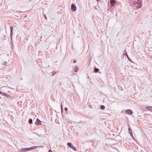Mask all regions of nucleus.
<instances>
[{
	"instance_id": "1",
	"label": "nucleus",
	"mask_w": 152,
	"mask_h": 152,
	"mask_svg": "<svg viewBox=\"0 0 152 152\" xmlns=\"http://www.w3.org/2000/svg\"><path fill=\"white\" fill-rule=\"evenodd\" d=\"M140 0H138L137 1L135 4V5L138 8H140L142 6V4L140 2Z\"/></svg>"
},
{
	"instance_id": "2",
	"label": "nucleus",
	"mask_w": 152,
	"mask_h": 152,
	"mask_svg": "<svg viewBox=\"0 0 152 152\" xmlns=\"http://www.w3.org/2000/svg\"><path fill=\"white\" fill-rule=\"evenodd\" d=\"M28 151V148H23L20 149L18 151V152H24Z\"/></svg>"
},
{
	"instance_id": "3",
	"label": "nucleus",
	"mask_w": 152,
	"mask_h": 152,
	"mask_svg": "<svg viewBox=\"0 0 152 152\" xmlns=\"http://www.w3.org/2000/svg\"><path fill=\"white\" fill-rule=\"evenodd\" d=\"M71 9L73 11H75L76 10V6L73 4H72L71 6Z\"/></svg>"
},
{
	"instance_id": "4",
	"label": "nucleus",
	"mask_w": 152,
	"mask_h": 152,
	"mask_svg": "<svg viewBox=\"0 0 152 152\" xmlns=\"http://www.w3.org/2000/svg\"><path fill=\"white\" fill-rule=\"evenodd\" d=\"M41 121L38 118H37L35 122V124L37 125H42L41 124Z\"/></svg>"
},
{
	"instance_id": "5",
	"label": "nucleus",
	"mask_w": 152,
	"mask_h": 152,
	"mask_svg": "<svg viewBox=\"0 0 152 152\" xmlns=\"http://www.w3.org/2000/svg\"><path fill=\"white\" fill-rule=\"evenodd\" d=\"M126 113L131 115L132 113V111L131 110H128L126 111Z\"/></svg>"
},
{
	"instance_id": "6",
	"label": "nucleus",
	"mask_w": 152,
	"mask_h": 152,
	"mask_svg": "<svg viewBox=\"0 0 152 152\" xmlns=\"http://www.w3.org/2000/svg\"><path fill=\"white\" fill-rule=\"evenodd\" d=\"M110 2L112 6H113L114 4L115 3V0H111L110 1Z\"/></svg>"
},
{
	"instance_id": "7",
	"label": "nucleus",
	"mask_w": 152,
	"mask_h": 152,
	"mask_svg": "<svg viewBox=\"0 0 152 152\" xmlns=\"http://www.w3.org/2000/svg\"><path fill=\"white\" fill-rule=\"evenodd\" d=\"M7 64L6 62H4L2 64H1V67H2V68L3 67H5L6 65V64Z\"/></svg>"
},
{
	"instance_id": "8",
	"label": "nucleus",
	"mask_w": 152,
	"mask_h": 152,
	"mask_svg": "<svg viewBox=\"0 0 152 152\" xmlns=\"http://www.w3.org/2000/svg\"><path fill=\"white\" fill-rule=\"evenodd\" d=\"M128 130H129V133L130 135L132 137V129L130 128H129V129H128Z\"/></svg>"
},
{
	"instance_id": "9",
	"label": "nucleus",
	"mask_w": 152,
	"mask_h": 152,
	"mask_svg": "<svg viewBox=\"0 0 152 152\" xmlns=\"http://www.w3.org/2000/svg\"><path fill=\"white\" fill-rule=\"evenodd\" d=\"M37 148V146H33L31 148H28V151L31 150L36 148Z\"/></svg>"
},
{
	"instance_id": "10",
	"label": "nucleus",
	"mask_w": 152,
	"mask_h": 152,
	"mask_svg": "<svg viewBox=\"0 0 152 152\" xmlns=\"http://www.w3.org/2000/svg\"><path fill=\"white\" fill-rule=\"evenodd\" d=\"M146 109L147 110H150L152 112V107L148 106L146 107Z\"/></svg>"
},
{
	"instance_id": "11",
	"label": "nucleus",
	"mask_w": 152,
	"mask_h": 152,
	"mask_svg": "<svg viewBox=\"0 0 152 152\" xmlns=\"http://www.w3.org/2000/svg\"><path fill=\"white\" fill-rule=\"evenodd\" d=\"M67 145L70 148H72V146H73L71 142H68L67 143Z\"/></svg>"
},
{
	"instance_id": "12",
	"label": "nucleus",
	"mask_w": 152,
	"mask_h": 152,
	"mask_svg": "<svg viewBox=\"0 0 152 152\" xmlns=\"http://www.w3.org/2000/svg\"><path fill=\"white\" fill-rule=\"evenodd\" d=\"M126 52V53L124 55H126L128 59V60L130 61H131V59H130V58H129L128 56V55H127V53H126V50H125L124 51V52Z\"/></svg>"
},
{
	"instance_id": "13",
	"label": "nucleus",
	"mask_w": 152,
	"mask_h": 152,
	"mask_svg": "<svg viewBox=\"0 0 152 152\" xmlns=\"http://www.w3.org/2000/svg\"><path fill=\"white\" fill-rule=\"evenodd\" d=\"M78 70V68L76 66L75 67L74 69V71L75 72H77Z\"/></svg>"
},
{
	"instance_id": "14",
	"label": "nucleus",
	"mask_w": 152,
	"mask_h": 152,
	"mask_svg": "<svg viewBox=\"0 0 152 152\" xmlns=\"http://www.w3.org/2000/svg\"><path fill=\"white\" fill-rule=\"evenodd\" d=\"M99 70V69L98 68H95L94 69V72H97Z\"/></svg>"
},
{
	"instance_id": "15",
	"label": "nucleus",
	"mask_w": 152,
	"mask_h": 152,
	"mask_svg": "<svg viewBox=\"0 0 152 152\" xmlns=\"http://www.w3.org/2000/svg\"><path fill=\"white\" fill-rule=\"evenodd\" d=\"M0 93L2 95H4V96H6L7 95L6 93H3L1 91H0Z\"/></svg>"
},
{
	"instance_id": "16",
	"label": "nucleus",
	"mask_w": 152,
	"mask_h": 152,
	"mask_svg": "<svg viewBox=\"0 0 152 152\" xmlns=\"http://www.w3.org/2000/svg\"><path fill=\"white\" fill-rule=\"evenodd\" d=\"M100 108L102 110H104L105 108V107H104V106L102 105L100 106Z\"/></svg>"
},
{
	"instance_id": "17",
	"label": "nucleus",
	"mask_w": 152,
	"mask_h": 152,
	"mask_svg": "<svg viewBox=\"0 0 152 152\" xmlns=\"http://www.w3.org/2000/svg\"><path fill=\"white\" fill-rule=\"evenodd\" d=\"M72 149H73V150L75 151H76V149L75 148V146H73L72 147V148H71Z\"/></svg>"
},
{
	"instance_id": "18",
	"label": "nucleus",
	"mask_w": 152,
	"mask_h": 152,
	"mask_svg": "<svg viewBox=\"0 0 152 152\" xmlns=\"http://www.w3.org/2000/svg\"><path fill=\"white\" fill-rule=\"evenodd\" d=\"M29 123L31 124L32 123V120L31 119H30L29 121Z\"/></svg>"
},
{
	"instance_id": "19",
	"label": "nucleus",
	"mask_w": 152,
	"mask_h": 152,
	"mask_svg": "<svg viewBox=\"0 0 152 152\" xmlns=\"http://www.w3.org/2000/svg\"><path fill=\"white\" fill-rule=\"evenodd\" d=\"M61 112L62 113L63 112V107H62V105L61 103Z\"/></svg>"
},
{
	"instance_id": "20",
	"label": "nucleus",
	"mask_w": 152,
	"mask_h": 152,
	"mask_svg": "<svg viewBox=\"0 0 152 152\" xmlns=\"http://www.w3.org/2000/svg\"><path fill=\"white\" fill-rule=\"evenodd\" d=\"M52 73H53V75H52V76H53L56 74V72L55 71H54Z\"/></svg>"
},
{
	"instance_id": "21",
	"label": "nucleus",
	"mask_w": 152,
	"mask_h": 152,
	"mask_svg": "<svg viewBox=\"0 0 152 152\" xmlns=\"http://www.w3.org/2000/svg\"><path fill=\"white\" fill-rule=\"evenodd\" d=\"M13 27L12 26L10 27V29L11 31H13Z\"/></svg>"
},
{
	"instance_id": "22",
	"label": "nucleus",
	"mask_w": 152,
	"mask_h": 152,
	"mask_svg": "<svg viewBox=\"0 0 152 152\" xmlns=\"http://www.w3.org/2000/svg\"><path fill=\"white\" fill-rule=\"evenodd\" d=\"M12 35H13V31H11L10 35H11V36H12Z\"/></svg>"
},
{
	"instance_id": "23",
	"label": "nucleus",
	"mask_w": 152,
	"mask_h": 152,
	"mask_svg": "<svg viewBox=\"0 0 152 152\" xmlns=\"http://www.w3.org/2000/svg\"><path fill=\"white\" fill-rule=\"evenodd\" d=\"M44 15V16H45V19H46V20H47V18L46 17V16H45V15Z\"/></svg>"
},
{
	"instance_id": "24",
	"label": "nucleus",
	"mask_w": 152,
	"mask_h": 152,
	"mask_svg": "<svg viewBox=\"0 0 152 152\" xmlns=\"http://www.w3.org/2000/svg\"><path fill=\"white\" fill-rule=\"evenodd\" d=\"M65 110L66 111H67V108H66V107H65Z\"/></svg>"
},
{
	"instance_id": "25",
	"label": "nucleus",
	"mask_w": 152,
	"mask_h": 152,
	"mask_svg": "<svg viewBox=\"0 0 152 152\" xmlns=\"http://www.w3.org/2000/svg\"><path fill=\"white\" fill-rule=\"evenodd\" d=\"M48 152H52L51 150H49L48 151Z\"/></svg>"
},
{
	"instance_id": "26",
	"label": "nucleus",
	"mask_w": 152,
	"mask_h": 152,
	"mask_svg": "<svg viewBox=\"0 0 152 152\" xmlns=\"http://www.w3.org/2000/svg\"><path fill=\"white\" fill-rule=\"evenodd\" d=\"M74 63H75L76 62V61L75 60L73 61Z\"/></svg>"
},
{
	"instance_id": "27",
	"label": "nucleus",
	"mask_w": 152,
	"mask_h": 152,
	"mask_svg": "<svg viewBox=\"0 0 152 152\" xmlns=\"http://www.w3.org/2000/svg\"><path fill=\"white\" fill-rule=\"evenodd\" d=\"M12 36H11V35H10V38L11 39H12Z\"/></svg>"
},
{
	"instance_id": "28",
	"label": "nucleus",
	"mask_w": 152,
	"mask_h": 152,
	"mask_svg": "<svg viewBox=\"0 0 152 152\" xmlns=\"http://www.w3.org/2000/svg\"><path fill=\"white\" fill-rule=\"evenodd\" d=\"M97 1H99V0H96Z\"/></svg>"
},
{
	"instance_id": "29",
	"label": "nucleus",
	"mask_w": 152,
	"mask_h": 152,
	"mask_svg": "<svg viewBox=\"0 0 152 152\" xmlns=\"http://www.w3.org/2000/svg\"><path fill=\"white\" fill-rule=\"evenodd\" d=\"M25 17H26V16H25Z\"/></svg>"
}]
</instances>
